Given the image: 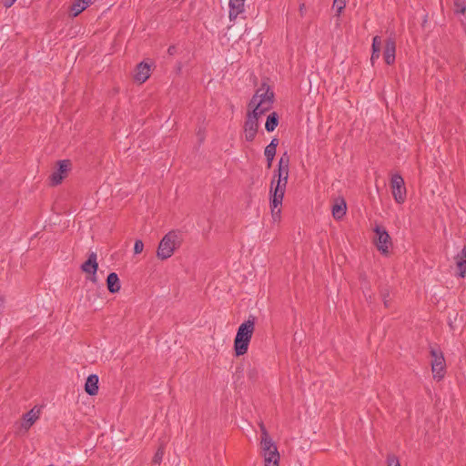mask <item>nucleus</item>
I'll return each instance as SVG.
<instances>
[{
	"mask_svg": "<svg viewBox=\"0 0 466 466\" xmlns=\"http://www.w3.org/2000/svg\"><path fill=\"white\" fill-rule=\"evenodd\" d=\"M80 3H82L86 7H87L91 3L92 0H78Z\"/></svg>",
	"mask_w": 466,
	"mask_h": 466,
	"instance_id": "nucleus-38",
	"label": "nucleus"
},
{
	"mask_svg": "<svg viewBox=\"0 0 466 466\" xmlns=\"http://www.w3.org/2000/svg\"><path fill=\"white\" fill-rule=\"evenodd\" d=\"M454 259L458 269V276L463 279L466 275V245L463 247L462 250L455 256Z\"/></svg>",
	"mask_w": 466,
	"mask_h": 466,
	"instance_id": "nucleus-13",
	"label": "nucleus"
},
{
	"mask_svg": "<svg viewBox=\"0 0 466 466\" xmlns=\"http://www.w3.org/2000/svg\"><path fill=\"white\" fill-rule=\"evenodd\" d=\"M143 248H144V243L142 242V240H136L135 242V245H134V252L135 254H139L143 251Z\"/></svg>",
	"mask_w": 466,
	"mask_h": 466,
	"instance_id": "nucleus-29",
	"label": "nucleus"
},
{
	"mask_svg": "<svg viewBox=\"0 0 466 466\" xmlns=\"http://www.w3.org/2000/svg\"><path fill=\"white\" fill-rule=\"evenodd\" d=\"M57 166V168H56L50 175V182L54 186L60 184L67 176L71 163L69 160L65 159L58 161Z\"/></svg>",
	"mask_w": 466,
	"mask_h": 466,
	"instance_id": "nucleus-9",
	"label": "nucleus"
},
{
	"mask_svg": "<svg viewBox=\"0 0 466 466\" xmlns=\"http://www.w3.org/2000/svg\"><path fill=\"white\" fill-rule=\"evenodd\" d=\"M167 53L170 55V56H173L175 53H176V46H170L167 49Z\"/></svg>",
	"mask_w": 466,
	"mask_h": 466,
	"instance_id": "nucleus-37",
	"label": "nucleus"
},
{
	"mask_svg": "<svg viewBox=\"0 0 466 466\" xmlns=\"http://www.w3.org/2000/svg\"><path fill=\"white\" fill-rule=\"evenodd\" d=\"M279 459L270 460L268 458V460L264 461V466H279Z\"/></svg>",
	"mask_w": 466,
	"mask_h": 466,
	"instance_id": "nucleus-32",
	"label": "nucleus"
},
{
	"mask_svg": "<svg viewBox=\"0 0 466 466\" xmlns=\"http://www.w3.org/2000/svg\"><path fill=\"white\" fill-rule=\"evenodd\" d=\"M279 145V140L277 138H273L270 143L268 145V147H271V148H277Z\"/></svg>",
	"mask_w": 466,
	"mask_h": 466,
	"instance_id": "nucleus-35",
	"label": "nucleus"
},
{
	"mask_svg": "<svg viewBox=\"0 0 466 466\" xmlns=\"http://www.w3.org/2000/svg\"><path fill=\"white\" fill-rule=\"evenodd\" d=\"M98 381V376L96 374H91L87 377L85 384V390L88 395L94 396L97 394Z\"/></svg>",
	"mask_w": 466,
	"mask_h": 466,
	"instance_id": "nucleus-16",
	"label": "nucleus"
},
{
	"mask_svg": "<svg viewBox=\"0 0 466 466\" xmlns=\"http://www.w3.org/2000/svg\"><path fill=\"white\" fill-rule=\"evenodd\" d=\"M86 7L80 3L78 0H75V2L71 5V12L73 16L78 15L82 11H84Z\"/></svg>",
	"mask_w": 466,
	"mask_h": 466,
	"instance_id": "nucleus-21",
	"label": "nucleus"
},
{
	"mask_svg": "<svg viewBox=\"0 0 466 466\" xmlns=\"http://www.w3.org/2000/svg\"><path fill=\"white\" fill-rule=\"evenodd\" d=\"M254 330L255 317L249 316L246 321L240 324L237 331L234 340V350L237 356L247 353Z\"/></svg>",
	"mask_w": 466,
	"mask_h": 466,
	"instance_id": "nucleus-2",
	"label": "nucleus"
},
{
	"mask_svg": "<svg viewBox=\"0 0 466 466\" xmlns=\"http://www.w3.org/2000/svg\"><path fill=\"white\" fill-rule=\"evenodd\" d=\"M273 99L274 94L266 85L258 88L252 96L248 104L250 111L248 113L244 124V135L247 141L254 140L258 128V118L271 108Z\"/></svg>",
	"mask_w": 466,
	"mask_h": 466,
	"instance_id": "nucleus-1",
	"label": "nucleus"
},
{
	"mask_svg": "<svg viewBox=\"0 0 466 466\" xmlns=\"http://www.w3.org/2000/svg\"><path fill=\"white\" fill-rule=\"evenodd\" d=\"M40 417V409L37 407H34L28 412L23 415L22 420L17 424L18 425V433H25L34 423Z\"/></svg>",
	"mask_w": 466,
	"mask_h": 466,
	"instance_id": "nucleus-8",
	"label": "nucleus"
},
{
	"mask_svg": "<svg viewBox=\"0 0 466 466\" xmlns=\"http://www.w3.org/2000/svg\"><path fill=\"white\" fill-rule=\"evenodd\" d=\"M431 370L434 379L441 380L445 375L446 363L443 353L441 350L432 348L431 350Z\"/></svg>",
	"mask_w": 466,
	"mask_h": 466,
	"instance_id": "nucleus-6",
	"label": "nucleus"
},
{
	"mask_svg": "<svg viewBox=\"0 0 466 466\" xmlns=\"http://www.w3.org/2000/svg\"><path fill=\"white\" fill-rule=\"evenodd\" d=\"M396 44L391 37L388 38L385 43L384 60L387 65H392L395 61Z\"/></svg>",
	"mask_w": 466,
	"mask_h": 466,
	"instance_id": "nucleus-12",
	"label": "nucleus"
},
{
	"mask_svg": "<svg viewBox=\"0 0 466 466\" xmlns=\"http://www.w3.org/2000/svg\"><path fill=\"white\" fill-rule=\"evenodd\" d=\"M264 155L266 158H274L276 155V149L268 147V146L265 148Z\"/></svg>",
	"mask_w": 466,
	"mask_h": 466,
	"instance_id": "nucleus-30",
	"label": "nucleus"
},
{
	"mask_svg": "<svg viewBox=\"0 0 466 466\" xmlns=\"http://www.w3.org/2000/svg\"><path fill=\"white\" fill-rule=\"evenodd\" d=\"M270 208L273 221L277 222L280 219L281 209L284 196H279L278 201H275V194H270Z\"/></svg>",
	"mask_w": 466,
	"mask_h": 466,
	"instance_id": "nucleus-15",
	"label": "nucleus"
},
{
	"mask_svg": "<svg viewBox=\"0 0 466 466\" xmlns=\"http://www.w3.org/2000/svg\"><path fill=\"white\" fill-rule=\"evenodd\" d=\"M381 46V38L378 35L373 37L372 40V50H380Z\"/></svg>",
	"mask_w": 466,
	"mask_h": 466,
	"instance_id": "nucleus-28",
	"label": "nucleus"
},
{
	"mask_svg": "<svg viewBox=\"0 0 466 466\" xmlns=\"http://www.w3.org/2000/svg\"><path fill=\"white\" fill-rule=\"evenodd\" d=\"M387 462L388 466H400V461L395 455H389Z\"/></svg>",
	"mask_w": 466,
	"mask_h": 466,
	"instance_id": "nucleus-27",
	"label": "nucleus"
},
{
	"mask_svg": "<svg viewBox=\"0 0 466 466\" xmlns=\"http://www.w3.org/2000/svg\"><path fill=\"white\" fill-rule=\"evenodd\" d=\"M230 21H235L240 15L245 12V0H229L228 3Z\"/></svg>",
	"mask_w": 466,
	"mask_h": 466,
	"instance_id": "nucleus-11",
	"label": "nucleus"
},
{
	"mask_svg": "<svg viewBox=\"0 0 466 466\" xmlns=\"http://www.w3.org/2000/svg\"><path fill=\"white\" fill-rule=\"evenodd\" d=\"M163 456H164V451L162 448H159L153 457L154 463H156V464L160 463L163 459Z\"/></svg>",
	"mask_w": 466,
	"mask_h": 466,
	"instance_id": "nucleus-25",
	"label": "nucleus"
},
{
	"mask_svg": "<svg viewBox=\"0 0 466 466\" xmlns=\"http://www.w3.org/2000/svg\"><path fill=\"white\" fill-rule=\"evenodd\" d=\"M262 456H263V458H264V461H265V460H268V458H269L270 460L280 459V456H279V451H273L272 453H271V452H270V453L268 452V453H266V454H264V455H262Z\"/></svg>",
	"mask_w": 466,
	"mask_h": 466,
	"instance_id": "nucleus-31",
	"label": "nucleus"
},
{
	"mask_svg": "<svg viewBox=\"0 0 466 466\" xmlns=\"http://www.w3.org/2000/svg\"><path fill=\"white\" fill-rule=\"evenodd\" d=\"M5 7H11L16 0H2Z\"/></svg>",
	"mask_w": 466,
	"mask_h": 466,
	"instance_id": "nucleus-34",
	"label": "nucleus"
},
{
	"mask_svg": "<svg viewBox=\"0 0 466 466\" xmlns=\"http://www.w3.org/2000/svg\"><path fill=\"white\" fill-rule=\"evenodd\" d=\"M299 11L300 15L304 16L305 13H306V5L304 3L299 5Z\"/></svg>",
	"mask_w": 466,
	"mask_h": 466,
	"instance_id": "nucleus-36",
	"label": "nucleus"
},
{
	"mask_svg": "<svg viewBox=\"0 0 466 466\" xmlns=\"http://www.w3.org/2000/svg\"><path fill=\"white\" fill-rule=\"evenodd\" d=\"M380 56V50H372V54H371V57H370V60L372 63H374V61L376 59H378Z\"/></svg>",
	"mask_w": 466,
	"mask_h": 466,
	"instance_id": "nucleus-33",
	"label": "nucleus"
},
{
	"mask_svg": "<svg viewBox=\"0 0 466 466\" xmlns=\"http://www.w3.org/2000/svg\"><path fill=\"white\" fill-rule=\"evenodd\" d=\"M260 448H261V455H264L266 453H272L275 451H278L277 445L275 442L271 440H268L265 441H260Z\"/></svg>",
	"mask_w": 466,
	"mask_h": 466,
	"instance_id": "nucleus-20",
	"label": "nucleus"
},
{
	"mask_svg": "<svg viewBox=\"0 0 466 466\" xmlns=\"http://www.w3.org/2000/svg\"><path fill=\"white\" fill-rule=\"evenodd\" d=\"M5 298L0 294V309L4 307Z\"/></svg>",
	"mask_w": 466,
	"mask_h": 466,
	"instance_id": "nucleus-39",
	"label": "nucleus"
},
{
	"mask_svg": "<svg viewBox=\"0 0 466 466\" xmlns=\"http://www.w3.org/2000/svg\"><path fill=\"white\" fill-rule=\"evenodd\" d=\"M289 178V169L278 168L271 181L270 194H275V201L279 196H284Z\"/></svg>",
	"mask_w": 466,
	"mask_h": 466,
	"instance_id": "nucleus-4",
	"label": "nucleus"
},
{
	"mask_svg": "<svg viewBox=\"0 0 466 466\" xmlns=\"http://www.w3.org/2000/svg\"><path fill=\"white\" fill-rule=\"evenodd\" d=\"M150 76V66L147 63H140L137 66L135 80L140 84L146 82Z\"/></svg>",
	"mask_w": 466,
	"mask_h": 466,
	"instance_id": "nucleus-14",
	"label": "nucleus"
},
{
	"mask_svg": "<svg viewBox=\"0 0 466 466\" xmlns=\"http://www.w3.org/2000/svg\"><path fill=\"white\" fill-rule=\"evenodd\" d=\"M96 258H97L96 253L91 252L88 256L87 260L85 263H83L81 266V269L85 273L92 275L91 280L93 282L96 281V274L97 268H98Z\"/></svg>",
	"mask_w": 466,
	"mask_h": 466,
	"instance_id": "nucleus-10",
	"label": "nucleus"
},
{
	"mask_svg": "<svg viewBox=\"0 0 466 466\" xmlns=\"http://www.w3.org/2000/svg\"><path fill=\"white\" fill-rule=\"evenodd\" d=\"M107 289L111 293H116L121 289L119 278L116 273L112 272L106 278Z\"/></svg>",
	"mask_w": 466,
	"mask_h": 466,
	"instance_id": "nucleus-17",
	"label": "nucleus"
},
{
	"mask_svg": "<svg viewBox=\"0 0 466 466\" xmlns=\"http://www.w3.org/2000/svg\"><path fill=\"white\" fill-rule=\"evenodd\" d=\"M289 156L287 155V153H285L279 159V167L278 168H284V169H289Z\"/></svg>",
	"mask_w": 466,
	"mask_h": 466,
	"instance_id": "nucleus-24",
	"label": "nucleus"
},
{
	"mask_svg": "<svg viewBox=\"0 0 466 466\" xmlns=\"http://www.w3.org/2000/svg\"><path fill=\"white\" fill-rule=\"evenodd\" d=\"M466 12L464 0H454V13L463 15Z\"/></svg>",
	"mask_w": 466,
	"mask_h": 466,
	"instance_id": "nucleus-22",
	"label": "nucleus"
},
{
	"mask_svg": "<svg viewBox=\"0 0 466 466\" xmlns=\"http://www.w3.org/2000/svg\"><path fill=\"white\" fill-rule=\"evenodd\" d=\"M279 124V116L276 112L270 113L266 120L265 128L268 132H272L275 130Z\"/></svg>",
	"mask_w": 466,
	"mask_h": 466,
	"instance_id": "nucleus-19",
	"label": "nucleus"
},
{
	"mask_svg": "<svg viewBox=\"0 0 466 466\" xmlns=\"http://www.w3.org/2000/svg\"><path fill=\"white\" fill-rule=\"evenodd\" d=\"M274 158H267L268 160V167H271V164H272V161H273Z\"/></svg>",
	"mask_w": 466,
	"mask_h": 466,
	"instance_id": "nucleus-41",
	"label": "nucleus"
},
{
	"mask_svg": "<svg viewBox=\"0 0 466 466\" xmlns=\"http://www.w3.org/2000/svg\"><path fill=\"white\" fill-rule=\"evenodd\" d=\"M259 427H260V431H261V441H268V440H271V438L269 437V435L268 433V431L266 430L264 424L260 423Z\"/></svg>",
	"mask_w": 466,
	"mask_h": 466,
	"instance_id": "nucleus-26",
	"label": "nucleus"
},
{
	"mask_svg": "<svg viewBox=\"0 0 466 466\" xmlns=\"http://www.w3.org/2000/svg\"><path fill=\"white\" fill-rule=\"evenodd\" d=\"M374 232L376 234L375 245L377 248L382 254H387L389 252V248L391 244L389 233L383 227L380 226H376L374 228Z\"/></svg>",
	"mask_w": 466,
	"mask_h": 466,
	"instance_id": "nucleus-7",
	"label": "nucleus"
},
{
	"mask_svg": "<svg viewBox=\"0 0 466 466\" xmlns=\"http://www.w3.org/2000/svg\"><path fill=\"white\" fill-rule=\"evenodd\" d=\"M48 466H55V465H53V464H50V465H48Z\"/></svg>",
	"mask_w": 466,
	"mask_h": 466,
	"instance_id": "nucleus-42",
	"label": "nucleus"
},
{
	"mask_svg": "<svg viewBox=\"0 0 466 466\" xmlns=\"http://www.w3.org/2000/svg\"><path fill=\"white\" fill-rule=\"evenodd\" d=\"M346 6V0H334L333 9L336 10L337 15H339Z\"/></svg>",
	"mask_w": 466,
	"mask_h": 466,
	"instance_id": "nucleus-23",
	"label": "nucleus"
},
{
	"mask_svg": "<svg viewBox=\"0 0 466 466\" xmlns=\"http://www.w3.org/2000/svg\"><path fill=\"white\" fill-rule=\"evenodd\" d=\"M346 203L343 199L335 203L332 207V216L335 219L342 218L346 214Z\"/></svg>",
	"mask_w": 466,
	"mask_h": 466,
	"instance_id": "nucleus-18",
	"label": "nucleus"
},
{
	"mask_svg": "<svg viewBox=\"0 0 466 466\" xmlns=\"http://www.w3.org/2000/svg\"><path fill=\"white\" fill-rule=\"evenodd\" d=\"M383 301L386 307L389 306V298L387 296L383 295Z\"/></svg>",
	"mask_w": 466,
	"mask_h": 466,
	"instance_id": "nucleus-40",
	"label": "nucleus"
},
{
	"mask_svg": "<svg viewBox=\"0 0 466 466\" xmlns=\"http://www.w3.org/2000/svg\"><path fill=\"white\" fill-rule=\"evenodd\" d=\"M179 244V234L176 231L168 232L163 237L158 245L157 253V257L161 259H167L170 258Z\"/></svg>",
	"mask_w": 466,
	"mask_h": 466,
	"instance_id": "nucleus-3",
	"label": "nucleus"
},
{
	"mask_svg": "<svg viewBox=\"0 0 466 466\" xmlns=\"http://www.w3.org/2000/svg\"><path fill=\"white\" fill-rule=\"evenodd\" d=\"M392 197L398 204H403L407 198L404 179L400 174H393L390 178Z\"/></svg>",
	"mask_w": 466,
	"mask_h": 466,
	"instance_id": "nucleus-5",
	"label": "nucleus"
}]
</instances>
